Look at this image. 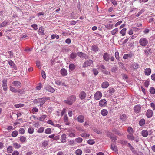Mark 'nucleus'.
Returning a JSON list of instances; mask_svg holds the SVG:
<instances>
[{"label": "nucleus", "instance_id": "29", "mask_svg": "<svg viewBox=\"0 0 155 155\" xmlns=\"http://www.w3.org/2000/svg\"><path fill=\"white\" fill-rule=\"evenodd\" d=\"M77 56V54L76 53L72 52L70 55V57L71 59L73 60L75 59Z\"/></svg>", "mask_w": 155, "mask_h": 155}, {"label": "nucleus", "instance_id": "52", "mask_svg": "<svg viewBox=\"0 0 155 155\" xmlns=\"http://www.w3.org/2000/svg\"><path fill=\"white\" fill-rule=\"evenodd\" d=\"M18 134V131L16 130H15L12 132L11 135L13 137H15L17 136Z\"/></svg>", "mask_w": 155, "mask_h": 155}, {"label": "nucleus", "instance_id": "56", "mask_svg": "<svg viewBox=\"0 0 155 155\" xmlns=\"http://www.w3.org/2000/svg\"><path fill=\"white\" fill-rule=\"evenodd\" d=\"M87 143L89 144L92 145L95 143V141L92 139H89L87 141Z\"/></svg>", "mask_w": 155, "mask_h": 155}, {"label": "nucleus", "instance_id": "7", "mask_svg": "<svg viewBox=\"0 0 155 155\" xmlns=\"http://www.w3.org/2000/svg\"><path fill=\"white\" fill-rule=\"evenodd\" d=\"M2 87L3 88V90L4 91H6L7 90V80L6 79H4L2 81Z\"/></svg>", "mask_w": 155, "mask_h": 155}, {"label": "nucleus", "instance_id": "41", "mask_svg": "<svg viewBox=\"0 0 155 155\" xmlns=\"http://www.w3.org/2000/svg\"><path fill=\"white\" fill-rule=\"evenodd\" d=\"M111 148L113 150L116 152L117 150V147L114 144H112L111 146Z\"/></svg>", "mask_w": 155, "mask_h": 155}, {"label": "nucleus", "instance_id": "16", "mask_svg": "<svg viewBox=\"0 0 155 155\" xmlns=\"http://www.w3.org/2000/svg\"><path fill=\"white\" fill-rule=\"evenodd\" d=\"M120 119L123 121H124L126 120L127 116L126 114H121L120 115Z\"/></svg>", "mask_w": 155, "mask_h": 155}, {"label": "nucleus", "instance_id": "22", "mask_svg": "<svg viewBox=\"0 0 155 155\" xmlns=\"http://www.w3.org/2000/svg\"><path fill=\"white\" fill-rule=\"evenodd\" d=\"M141 108V107L140 106L136 105L134 107V110L135 112L138 113L139 112Z\"/></svg>", "mask_w": 155, "mask_h": 155}, {"label": "nucleus", "instance_id": "58", "mask_svg": "<svg viewBox=\"0 0 155 155\" xmlns=\"http://www.w3.org/2000/svg\"><path fill=\"white\" fill-rule=\"evenodd\" d=\"M44 128L43 127H41L38 129L37 132L39 133H42L44 132Z\"/></svg>", "mask_w": 155, "mask_h": 155}, {"label": "nucleus", "instance_id": "46", "mask_svg": "<svg viewBox=\"0 0 155 155\" xmlns=\"http://www.w3.org/2000/svg\"><path fill=\"white\" fill-rule=\"evenodd\" d=\"M118 31V30L117 28L114 29L111 31V34L113 35H115L116 34H117Z\"/></svg>", "mask_w": 155, "mask_h": 155}, {"label": "nucleus", "instance_id": "8", "mask_svg": "<svg viewBox=\"0 0 155 155\" xmlns=\"http://www.w3.org/2000/svg\"><path fill=\"white\" fill-rule=\"evenodd\" d=\"M13 86L16 87L18 88H20L21 87V82L18 81H15L12 83Z\"/></svg>", "mask_w": 155, "mask_h": 155}, {"label": "nucleus", "instance_id": "26", "mask_svg": "<svg viewBox=\"0 0 155 155\" xmlns=\"http://www.w3.org/2000/svg\"><path fill=\"white\" fill-rule=\"evenodd\" d=\"M66 135L65 134L62 135L61 137V142L62 143H64L66 142Z\"/></svg>", "mask_w": 155, "mask_h": 155}, {"label": "nucleus", "instance_id": "23", "mask_svg": "<svg viewBox=\"0 0 155 155\" xmlns=\"http://www.w3.org/2000/svg\"><path fill=\"white\" fill-rule=\"evenodd\" d=\"M60 73L62 76H66L67 74V71L64 68L61 69L60 70Z\"/></svg>", "mask_w": 155, "mask_h": 155}, {"label": "nucleus", "instance_id": "11", "mask_svg": "<svg viewBox=\"0 0 155 155\" xmlns=\"http://www.w3.org/2000/svg\"><path fill=\"white\" fill-rule=\"evenodd\" d=\"M77 120L78 122L82 123L84 121L85 118L83 115H80L77 117Z\"/></svg>", "mask_w": 155, "mask_h": 155}, {"label": "nucleus", "instance_id": "45", "mask_svg": "<svg viewBox=\"0 0 155 155\" xmlns=\"http://www.w3.org/2000/svg\"><path fill=\"white\" fill-rule=\"evenodd\" d=\"M52 131L51 129L49 128H48L46 129L45 130V133L47 134H49L51 133Z\"/></svg>", "mask_w": 155, "mask_h": 155}, {"label": "nucleus", "instance_id": "43", "mask_svg": "<svg viewBox=\"0 0 155 155\" xmlns=\"http://www.w3.org/2000/svg\"><path fill=\"white\" fill-rule=\"evenodd\" d=\"M7 54H9V57L8 58H12L13 56V53L11 51H8L6 52Z\"/></svg>", "mask_w": 155, "mask_h": 155}, {"label": "nucleus", "instance_id": "33", "mask_svg": "<svg viewBox=\"0 0 155 155\" xmlns=\"http://www.w3.org/2000/svg\"><path fill=\"white\" fill-rule=\"evenodd\" d=\"M127 137L128 139L132 141H133L135 140V138L133 136V134H129L127 135Z\"/></svg>", "mask_w": 155, "mask_h": 155}, {"label": "nucleus", "instance_id": "30", "mask_svg": "<svg viewBox=\"0 0 155 155\" xmlns=\"http://www.w3.org/2000/svg\"><path fill=\"white\" fill-rule=\"evenodd\" d=\"M8 21H5L0 24V27H6L8 25Z\"/></svg>", "mask_w": 155, "mask_h": 155}, {"label": "nucleus", "instance_id": "17", "mask_svg": "<svg viewBox=\"0 0 155 155\" xmlns=\"http://www.w3.org/2000/svg\"><path fill=\"white\" fill-rule=\"evenodd\" d=\"M153 113V111L151 110L148 109L147 110L146 113L147 117L148 118L151 117L152 116Z\"/></svg>", "mask_w": 155, "mask_h": 155}, {"label": "nucleus", "instance_id": "40", "mask_svg": "<svg viewBox=\"0 0 155 155\" xmlns=\"http://www.w3.org/2000/svg\"><path fill=\"white\" fill-rule=\"evenodd\" d=\"M92 72L93 73L94 75L95 76L97 75L98 73V71L96 68L93 69L92 70Z\"/></svg>", "mask_w": 155, "mask_h": 155}, {"label": "nucleus", "instance_id": "60", "mask_svg": "<svg viewBox=\"0 0 155 155\" xmlns=\"http://www.w3.org/2000/svg\"><path fill=\"white\" fill-rule=\"evenodd\" d=\"M115 56L117 60H119V58H120L119 55V52H118L117 51V52H115Z\"/></svg>", "mask_w": 155, "mask_h": 155}, {"label": "nucleus", "instance_id": "12", "mask_svg": "<svg viewBox=\"0 0 155 155\" xmlns=\"http://www.w3.org/2000/svg\"><path fill=\"white\" fill-rule=\"evenodd\" d=\"M87 94L84 91H81L79 94V97L81 100H83L86 97Z\"/></svg>", "mask_w": 155, "mask_h": 155}, {"label": "nucleus", "instance_id": "54", "mask_svg": "<svg viewBox=\"0 0 155 155\" xmlns=\"http://www.w3.org/2000/svg\"><path fill=\"white\" fill-rule=\"evenodd\" d=\"M117 70L118 68L117 67L113 66L111 68V71L112 72L115 73Z\"/></svg>", "mask_w": 155, "mask_h": 155}, {"label": "nucleus", "instance_id": "28", "mask_svg": "<svg viewBox=\"0 0 155 155\" xmlns=\"http://www.w3.org/2000/svg\"><path fill=\"white\" fill-rule=\"evenodd\" d=\"M145 123V120L144 119H142L139 122V124L140 126H143Z\"/></svg>", "mask_w": 155, "mask_h": 155}, {"label": "nucleus", "instance_id": "6", "mask_svg": "<svg viewBox=\"0 0 155 155\" xmlns=\"http://www.w3.org/2000/svg\"><path fill=\"white\" fill-rule=\"evenodd\" d=\"M102 96V95L101 92L98 91L94 94V97L96 100H99L101 98Z\"/></svg>", "mask_w": 155, "mask_h": 155}, {"label": "nucleus", "instance_id": "5", "mask_svg": "<svg viewBox=\"0 0 155 155\" xmlns=\"http://www.w3.org/2000/svg\"><path fill=\"white\" fill-rule=\"evenodd\" d=\"M107 104V101L104 99H103L101 100L99 102V105L101 107H104L106 106Z\"/></svg>", "mask_w": 155, "mask_h": 155}, {"label": "nucleus", "instance_id": "10", "mask_svg": "<svg viewBox=\"0 0 155 155\" xmlns=\"http://www.w3.org/2000/svg\"><path fill=\"white\" fill-rule=\"evenodd\" d=\"M68 132L69 133L68 134V136L70 137H73L76 136V134L75 132V130H69Z\"/></svg>", "mask_w": 155, "mask_h": 155}, {"label": "nucleus", "instance_id": "34", "mask_svg": "<svg viewBox=\"0 0 155 155\" xmlns=\"http://www.w3.org/2000/svg\"><path fill=\"white\" fill-rule=\"evenodd\" d=\"M126 30V28H124L120 31V33L122 36L125 35Z\"/></svg>", "mask_w": 155, "mask_h": 155}, {"label": "nucleus", "instance_id": "61", "mask_svg": "<svg viewBox=\"0 0 155 155\" xmlns=\"http://www.w3.org/2000/svg\"><path fill=\"white\" fill-rule=\"evenodd\" d=\"M110 138L114 142H115L117 140L116 136L113 135Z\"/></svg>", "mask_w": 155, "mask_h": 155}, {"label": "nucleus", "instance_id": "44", "mask_svg": "<svg viewBox=\"0 0 155 155\" xmlns=\"http://www.w3.org/2000/svg\"><path fill=\"white\" fill-rule=\"evenodd\" d=\"M105 28L107 29H111L113 28V25L112 24H107L105 25Z\"/></svg>", "mask_w": 155, "mask_h": 155}, {"label": "nucleus", "instance_id": "48", "mask_svg": "<svg viewBox=\"0 0 155 155\" xmlns=\"http://www.w3.org/2000/svg\"><path fill=\"white\" fill-rule=\"evenodd\" d=\"M38 32L40 34L43 35L44 34V28L42 27H40L38 30Z\"/></svg>", "mask_w": 155, "mask_h": 155}, {"label": "nucleus", "instance_id": "20", "mask_svg": "<svg viewBox=\"0 0 155 155\" xmlns=\"http://www.w3.org/2000/svg\"><path fill=\"white\" fill-rule=\"evenodd\" d=\"M9 88L10 90L12 92L17 93L19 92H20V91L19 90H18V89H16L15 88V87L12 86H10Z\"/></svg>", "mask_w": 155, "mask_h": 155}, {"label": "nucleus", "instance_id": "53", "mask_svg": "<svg viewBox=\"0 0 155 155\" xmlns=\"http://www.w3.org/2000/svg\"><path fill=\"white\" fill-rule=\"evenodd\" d=\"M150 92L152 94H153L155 93V89L154 87H150Z\"/></svg>", "mask_w": 155, "mask_h": 155}, {"label": "nucleus", "instance_id": "47", "mask_svg": "<svg viewBox=\"0 0 155 155\" xmlns=\"http://www.w3.org/2000/svg\"><path fill=\"white\" fill-rule=\"evenodd\" d=\"M75 153L76 155H81L82 151L81 150L78 149L76 150Z\"/></svg>", "mask_w": 155, "mask_h": 155}, {"label": "nucleus", "instance_id": "35", "mask_svg": "<svg viewBox=\"0 0 155 155\" xmlns=\"http://www.w3.org/2000/svg\"><path fill=\"white\" fill-rule=\"evenodd\" d=\"M69 68L71 70H74L75 68V65L74 64H70L69 65Z\"/></svg>", "mask_w": 155, "mask_h": 155}, {"label": "nucleus", "instance_id": "62", "mask_svg": "<svg viewBox=\"0 0 155 155\" xmlns=\"http://www.w3.org/2000/svg\"><path fill=\"white\" fill-rule=\"evenodd\" d=\"M98 69H100L101 71L102 69H105V66L103 65H101L100 66H97Z\"/></svg>", "mask_w": 155, "mask_h": 155}, {"label": "nucleus", "instance_id": "9", "mask_svg": "<svg viewBox=\"0 0 155 155\" xmlns=\"http://www.w3.org/2000/svg\"><path fill=\"white\" fill-rule=\"evenodd\" d=\"M78 56L81 58H84L85 59L88 58V56L86 54L82 52H78Z\"/></svg>", "mask_w": 155, "mask_h": 155}, {"label": "nucleus", "instance_id": "14", "mask_svg": "<svg viewBox=\"0 0 155 155\" xmlns=\"http://www.w3.org/2000/svg\"><path fill=\"white\" fill-rule=\"evenodd\" d=\"M45 88L47 91L53 93L55 91L54 89L51 86L49 85L46 86Z\"/></svg>", "mask_w": 155, "mask_h": 155}, {"label": "nucleus", "instance_id": "3", "mask_svg": "<svg viewBox=\"0 0 155 155\" xmlns=\"http://www.w3.org/2000/svg\"><path fill=\"white\" fill-rule=\"evenodd\" d=\"M139 43L142 46H145L147 45L148 41L145 38H141L139 41Z\"/></svg>", "mask_w": 155, "mask_h": 155}, {"label": "nucleus", "instance_id": "64", "mask_svg": "<svg viewBox=\"0 0 155 155\" xmlns=\"http://www.w3.org/2000/svg\"><path fill=\"white\" fill-rule=\"evenodd\" d=\"M108 91L110 94H112L114 92L115 90L113 88H110L109 89Z\"/></svg>", "mask_w": 155, "mask_h": 155}, {"label": "nucleus", "instance_id": "42", "mask_svg": "<svg viewBox=\"0 0 155 155\" xmlns=\"http://www.w3.org/2000/svg\"><path fill=\"white\" fill-rule=\"evenodd\" d=\"M91 50L95 52H96L98 50V48L97 46L94 45L92 47Z\"/></svg>", "mask_w": 155, "mask_h": 155}, {"label": "nucleus", "instance_id": "63", "mask_svg": "<svg viewBox=\"0 0 155 155\" xmlns=\"http://www.w3.org/2000/svg\"><path fill=\"white\" fill-rule=\"evenodd\" d=\"M69 144L70 145H74L75 144V141L73 140H71L68 141Z\"/></svg>", "mask_w": 155, "mask_h": 155}, {"label": "nucleus", "instance_id": "51", "mask_svg": "<svg viewBox=\"0 0 155 155\" xmlns=\"http://www.w3.org/2000/svg\"><path fill=\"white\" fill-rule=\"evenodd\" d=\"M106 134L107 137L110 138L113 135L111 132L108 131H106Z\"/></svg>", "mask_w": 155, "mask_h": 155}, {"label": "nucleus", "instance_id": "38", "mask_svg": "<svg viewBox=\"0 0 155 155\" xmlns=\"http://www.w3.org/2000/svg\"><path fill=\"white\" fill-rule=\"evenodd\" d=\"M48 144V140H45L42 143V147L45 148Z\"/></svg>", "mask_w": 155, "mask_h": 155}, {"label": "nucleus", "instance_id": "21", "mask_svg": "<svg viewBox=\"0 0 155 155\" xmlns=\"http://www.w3.org/2000/svg\"><path fill=\"white\" fill-rule=\"evenodd\" d=\"M109 83L108 82H104L101 84V87L102 88H106L109 86Z\"/></svg>", "mask_w": 155, "mask_h": 155}, {"label": "nucleus", "instance_id": "1", "mask_svg": "<svg viewBox=\"0 0 155 155\" xmlns=\"http://www.w3.org/2000/svg\"><path fill=\"white\" fill-rule=\"evenodd\" d=\"M50 99V98L49 97H47L39 99H35L34 100V102L35 103L37 104L38 106H40V107H43V105L46 101Z\"/></svg>", "mask_w": 155, "mask_h": 155}, {"label": "nucleus", "instance_id": "32", "mask_svg": "<svg viewBox=\"0 0 155 155\" xmlns=\"http://www.w3.org/2000/svg\"><path fill=\"white\" fill-rule=\"evenodd\" d=\"M64 120L65 124L66 125H68L70 123L68 121V119L66 116H64Z\"/></svg>", "mask_w": 155, "mask_h": 155}, {"label": "nucleus", "instance_id": "55", "mask_svg": "<svg viewBox=\"0 0 155 155\" xmlns=\"http://www.w3.org/2000/svg\"><path fill=\"white\" fill-rule=\"evenodd\" d=\"M13 145L16 149H18L20 148L21 146L20 144H18L16 143H14Z\"/></svg>", "mask_w": 155, "mask_h": 155}, {"label": "nucleus", "instance_id": "4", "mask_svg": "<svg viewBox=\"0 0 155 155\" xmlns=\"http://www.w3.org/2000/svg\"><path fill=\"white\" fill-rule=\"evenodd\" d=\"M93 61L91 60H87L85 61L83 64V67H86L87 66H91L92 64Z\"/></svg>", "mask_w": 155, "mask_h": 155}, {"label": "nucleus", "instance_id": "25", "mask_svg": "<svg viewBox=\"0 0 155 155\" xmlns=\"http://www.w3.org/2000/svg\"><path fill=\"white\" fill-rule=\"evenodd\" d=\"M47 117V115H41L40 117L37 118V119L39 120V121H42L46 118Z\"/></svg>", "mask_w": 155, "mask_h": 155}, {"label": "nucleus", "instance_id": "50", "mask_svg": "<svg viewBox=\"0 0 155 155\" xmlns=\"http://www.w3.org/2000/svg\"><path fill=\"white\" fill-rule=\"evenodd\" d=\"M28 132L30 134H32L34 132V129L33 127H30L28 129Z\"/></svg>", "mask_w": 155, "mask_h": 155}, {"label": "nucleus", "instance_id": "13", "mask_svg": "<svg viewBox=\"0 0 155 155\" xmlns=\"http://www.w3.org/2000/svg\"><path fill=\"white\" fill-rule=\"evenodd\" d=\"M8 63L11 66V68H14V69L17 70V68L14 62L11 60H8Z\"/></svg>", "mask_w": 155, "mask_h": 155}, {"label": "nucleus", "instance_id": "18", "mask_svg": "<svg viewBox=\"0 0 155 155\" xmlns=\"http://www.w3.org/2000/svg\"><path fill=\"white\" fill-rule=\"evenodd\" d=\"M133 54L132 53H130L129 54H124L123 56V58L124 59H126L128 58H131L133 57Z\"/></svg>", "mask_w": 155, "mask_h": 155}, {"label": "nucleus", "instance_id": "2", "mask_svg": "<svg viewBox=\"0 0 155 155\" xmlns=\"http://www.w3.org/2000/svg\"><path fill=\"white\" fill-rule=\"evenodd\" d=\"M76 100V97L74 95L69 96L67 100H64V102L69 105H71Z\"/></svg>", "mask_w": 155, "mask_h": 155}, {"label": "nucleus", "instance_id": "59", "mask_svg": "<svg viewBox=\"0 0 155 155\" xmlns=\"http://www.w3.org/2000/svg\"><path fill=\"white\" fill-rule=\"evenodd\" d=\"M118 65L122 69H125L124 64L122 63L119 62L118 63Z\"/></svg>", "mask_w": 155, "mask_h": 155}, {"label": "nucleus", "instance_id": "19", "mask_svg": "<svg viewBox=\"0 0 155 155\" xmlns=\"http://www.w3.org/2000/svg\"><path fill=\"white\" fill-rule=\"evenodd\" d=\"M151 71V69L150 68H147L145 70V74L146 75L149 76L150 74Z\"/></svg>", "mask_w": 155, "mask_h": 155}, {"label": "nucleus", "instance_id": "49", "mask_svg": "<svg viewBox=\"0 0 155 155\" xmlns=\"http://www.w3.org/2000/svg\"><path fill=\"white\" fill-rule=\"evenodd\" d=\"M81 136L83 137H87L90 136V134L86 133H84L81 134Z\"/></svg>", "mask_w": 155, "mask_h": 155}, {"label": "nucleus", "instance_id": "31", "mask_svg": "<svg viewBox=\"0 0 155 155\" xmlns=\"http://www.w3.org/2000/svg\"><path fill=\"white\" fill-rule=\"evenodd\" d=\"M13 150V147L12 146H10L8 147L7 149V151L8 153H11Z\"/></svg>", "mask_w": 155, "mask_h": 155}, {"label": "nucleus", "instance_id": "57", "mask_svg": "<svg viewBox=\"0 0 155 155\" xmlns=\"http://www.w3.org/2000/svg\"><path fill=\"white\" fill-rule=\"evenodd\" d=\"M26 140V138L24 136L21 137L20 139V140L21 142H24Z\"/></svg>", "mask_w": 155, "mask_h": 155}, {"label": "nucleus", "instance_id": "37", "mask_svg": "<svg viewBox=\"0 0 155 155\" xmlns=\"http://www.w3.org/2000/svg\"><path fill=\"white\" fill-rule=\"evenodd\" d=\"M127 131L129 134H133V130L132 128L130 127H129L128 128Z\"/></svg>", "mask_w": 155, "mask_h": 155}, {"label": "nucleus", "instance_id": "27", "mask_svg": "<svg viewBox=\"0 0 155 155\" xmlns=\"http://www.w3.org/2000/svg\"><path fill=\"white\" fill-rule=\"evenodd\" d=\"M101 114L102 116H105L107 114L108 111L106 109H103L101 110Z\"/></svg>", "mask_w": 155, "mask_h": 155}, {"label": "nucleus", "instance_id": "39", "mask_svg": "<svg viewBox=\"0 0 155 155\" xmlns=\"http://www.w3.org/2000/svg\"><path fill=\"white\" fill-rule=\"evenodd\" d=\"M83 140L82 138L80 137H78L76 138L75 139V141L77 143H81L82 141Z\"/></svg>", "mask_w": 155, "mask_h": 155}, {"label": "nucleus", "instance_id": "24", "mask_svg": "<svg viewBox=\"0 0 155 155\" xmlns=\"http://www.w3.org/2000/svg\"><path fill=\"white\" fill-rule=\"evenodd\" d=\"M148 132L146 130H143L141 131L142 135L144 137H147L148 135Z\"/></svg>", "mask_w": 155, "mask_h": 155}, {"label": "nucleus", "instance_id": "15", "mask_svg": "<svg viewBox=\"0 0 155 155\" xmlns=\"http://www.w3.org/2000/svg\"><path fill=\"white\" fill-rule=\"evenodd\" d=\"M103 58L106 61H108L110 59L109 54L107 53H104L103 56Z\"/></svg>", "mask_w": 155, "mask_h": 155}, {"label": "nucleus", "instance_id": "36", "mask_svg": "<svg viewBox=\"0 0 155 155\" xmlns=\"http://www.w3.org/2000/svg\"><path fill=\"white\" fill-rule=\"evenodd\" d=\"M145 53L147 55H149V54L151 53L152 51L151 49H147L144 50Z\"/></svg>", "mask_w": 155, "mask_h": 155}]
</instances>
